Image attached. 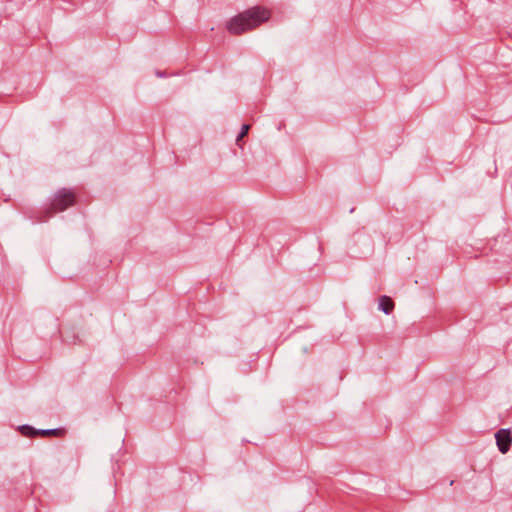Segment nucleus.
Segmentation results:
<instances>
[{
	"instance_id": "obj_1",
	"label": "nucleus",
	"mask_w": 512,
	"mask_h": 512,
	"mask_svg": "<svg viewBox=\"0 0 512 512\" xmlns=\"http://www.w3.org/2000/svg\"><path fill=\"white\" fill-rule=\"evenodd\" d=\"M271 17L270 10L255 6L231 18L227 23V30L231 34L239 35L253 30Z\"/></svg>"
},
{
	"instance_id": "obj_2",
	"label": "nucleus",
	"mask_w": 512,
	"mask_h": 512,
	"mask_svg": "<svg viewBox=\"0 0 512 512\" xmlns=\"http://www.w3.org/2000/svg\"><path fill=\"white\" fill-rule=\"evenodd\" d=\"M74 200L75 195L71 191L65 189L58 191L51 203L52 213L67 209L73 205Z\"/></svg>"
},
{
	"instance_id": "obj_3",
	"label": "nucleus",
	"mask_w": 512,
	"mask_h": 512,
	"mask_svg": "<svg viewBox=\"0 0 512 512\" xmlns=\"http://www.w3.org/2000/svg\"><path fill=\"white\" fill-rule=\"evenodd\" d=\"M496 443L501 453H506L510 449L511 445V433L507 429H501L495 434Z\"/></svg>"
},
{
	"instance_id": "obj_4",
	"label": "nucleus",
	"mask_w": 512,
	"mask_h": 512,
	"mask_svg": "<svg viewBox=\"0 0 512 512\" xmlns=\"http://www.w3.org/2000/svg\"><path fill=\"white\" fill-rule=\"evenodd\" d=\"M394 308V303L388 296H382L379 299V309L385 314H390Z\"/></svg>"
},
{
	"instance_id": "obj_5",
	"label": "nucleus",
	"mask_w": 512,
	"mask_h": 512,
	"mask_svg": "<svg viewBox=\"0 0 512 512\" xmlns=\"http://www.w3.org/2000/svg\"><path fill=\"white\" fill-rule=\"evenodd\" d=\"M250 129V126L248 124L242 125L241 131L239 135L237 136L236 142L239 143L240 140L247 135L248 131Z\"/></svg>"
},
{
	"instance_id": "obj_6",
	"label": "nucleus",
	"mask_w": 512,
	"mask_h": 512,
	"mask_svg": "<svg viewBox=\"0 0 512 512\" xmlns=\"http://www.w3.org/2000/svg\"><path fill=\"white\" fill-rule=\"evenodd\" d=\"M38 433L43 435V436L55 435V434H58V430L57 429L40 430Z\"/></svg>"
},
{
	"instance_id": "obj_7",
	"label": "nucleus",
	"mask_w": 512,
	"mask_h": 512,
	"mask_svg": "<svg viewBox=\"0 0 512 512\" xmlns=\"http://www.w3.org/2000/svg\"><path fill=\"white\" fill-rule=\"evenodd\" d=\"M21 431L25 435H30V434L34 433L32 427H30V426H22Z\"/></svg>"
}]
</instances>
